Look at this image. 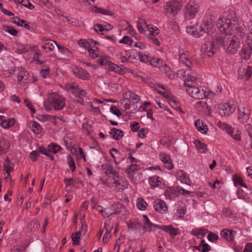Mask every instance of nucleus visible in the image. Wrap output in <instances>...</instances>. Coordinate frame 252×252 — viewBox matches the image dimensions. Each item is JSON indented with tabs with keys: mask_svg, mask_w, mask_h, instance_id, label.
Segmentation results:
<instances>
[{
	"mask_svg": "<svg viewBox=\"0 0 252 252\" xmlns=\"http://www.w3.org/2000/svg\"><path fill=\"white\" fill-rule=\"evenodd\" d=\"M128 229L133 230V231L139 230L141 227V223L137 220H129L127 223Z\"/></svg>",
	"mask_w": 252,
	"mask_h": 252,
	"instance_id": "obj_31",
	"label": "nucleus"
},
{
	"mask_svg": "<svg viewBox=\"0 0 252 252\" xmlns=\"http://www.w3.org/2000/svg\"><path fill=\"white\" fill-rule=\"evenodd\" d=\"M226 42H227V40L226 41L225 38L223 36H219L216 38V43L219 46L223 47L225 46Z\"/></svg>",
	"mask_w": 252,
	"mask_h": 252,
	"instance_id": "obj_57",
	"label": "nucleus"
},
{
	"mask_svg": "<svg viewBox=\"0 0 252 252\" xmlns=\"http://www.w3.org/2000/svg\"><path fill=\"white\" fill-rule=\"evenodd\" d=\"M143 218H144V223L147 225V229L149 232L154 231L155 228L160 229L161 225L156 224L152 222L147 215H143Z\"/></svg>",
	"mask_w": 252,
	"mask_h": 252,
	"instance_id": "obj_23",
	"label": "nucleus"
},
{
	"mask_svg": "<svg viewBox=\"0 0 252 252\" xmlns=\"http://www.w3.org/2000/svg\"><path fill=\"white\" fill-rule=\"evenodd\" d=\"M236 232L227 229H223L220 231V236L226 240L232 242L234 240V236Z\"/></svg>",
	"mask_w": 252,
	"mask_h": 252,
	"instance_id": "obj_19",
	"label": "nucleus"
},
{
	"mask_svg": "<svg viewBox=\"0 0 252 252\" xmlns=\"http://www.w3.org/2000/svg\"><path fill=\"white\" fill-rule=\"evenodd\" d=\"M195 107L200 111L203 113H207L209 111V108L206 102L204 101H199L196 102Z\"/></svg>",
	"mask_w": 252,
	"mask_h": 252,
	"instance_id": "obj_30",
	"label": "nucleus"
},
{
	"mask_svg": "<svg viewBox=\"0 0 252 252\" xmlns=\"http://www.w3.org/2000/svg\"><path fill=\"white\" fill-rule=\"evenodd\" d=\"M109 65L108 67V69L110 71H114L119 74L123 73V70L121 67H120L119 65L111 62V63H109Z\"/></svg>",
	"mask_w": 252,
	"mask_h": 252,
	"instance_id": "obj_39",
	"label": "nucleus"
},
{
	"mask_svg": "<svg viewBox=\"0 0 252 252\" xmlns=\"http://www.w3.org/2000/svg\"><path fill=\"white\" fill-rule=\"evenodd\" d=\"M65 88L67 91H71L74 95H75V94H77V93L79 89L78 84L75 82L67 84L65 85Z\"/></svg>",
	"mask_w": 252,
	"mask_h": 252,
	"instance_id": "obj_36",
	"label": "nucleus"
},
{
	"mask_svg": "<svg viewBox=\"0 0 252 252\" xmlns=\"http://www.w3.org/2000/svg\"><path fill=\"white\" fill-rule=\"evenodd\" d=\"M97 42L91 39L90 41H87L86 40L85 45H84V48L86 49L89 51V49H92L93 47L94 48L97 49V47H94V46L97 44Z\"/></svg>",
	"mask_w": 252,
	"mask_h": 252,
	"instance_id": "obj_51",
	"label": "nucleus"
},
{
	"mask_svg": "<svg viewBox=\"0 0 252 252\" xmlns=\"http://www.w3.org/2000/svg\"><path fill=\"white\" fill-rule=\"evenodd\" d=\"M39 156L40 153L38 150L33 151L30 154V158L32 161H36Z\"/></svg>",
	"mask_w": 252,
	"mask_h": 252,
	"instance_id": "obj_58",
	"label": "nucleus"
},
{
	"mask_svg": "<svg viewBox=\"0 0 252 252\" xmlns=\"http://www.w3.org/2000/svg\"><path fill=\"white\" fill-rule=\"evenodd\" d=\"M195 126L197 129L202 133H206L208 128L206 126L203 125L201 120H197L195 122Z\"/></svg>",
	"mask_w": 252,
	"mask_h": 252,
	"instance_id": "obj_37",
	"label": "nucleus"
},
{
	"mask_svg": "<svg viewBox=\"0 0 252 252\" xmlns=\"http://www.w3.org/2000/svg\"><path fill=\"white\" fill-rule=\"evenodd\" d=\"M0 118L2 119V127L4 129L8 128L13 126L15 122L14 118H9L5 120L4 116H0Z\"/></svg>",
	"mask_w": 252,
	"mask_h": 252,
	"instance_id": "obj_27",
	"label": "nucleus"
},
{
	"mask_svg": "<svg viewBox=\"0 0 252 252\" xmlns=\"http://www.w3.org/2000/svg\"><path fill=\"white\" fill-rule=\"evenodd\" d=\"M49 101L54 109L61 110L65 106L66 99L63 95L53 93L50 94Z\"/></svg>",
	"mask_w": 252,
	"mask_h": 252,
	"instance_id": "obj_3",
	"label": "nucleus"
},
{
	"mask_svg": "<svg viewBox=\"0 0 252 252\" xmlns=\"http://www.w3.org/2000/svg\"><path fill=\"white\" fill-rule=\"evenodd\" d=\"M182 5L181 0H171L164 5V9L167 14L175 16L180 11Z\"/></svg>",
	"mask_w": 252,
	"mask_h": 252,
	"instance_id": "obj_4",
	"label": "nucleus"
},
{
	"mask_svg": "<svg viewBox=\"0 0 252 252\" xmlns=\"http://www.w3.org/2000/svg\"><path fill=\"white\" fill-rule=\"evenodd\" d=\"M252 75V66L248 65L246 67H240L238 70L239 77L241 78H249Z\"/></svg>",
	"mask_w": 252,
	"mask_h": 252,
	"instance_id": "obj_17",
	"label": "nucleus"
},
{
	"mask_svg": "<svg viewBox=\"0 0 252 252\" xmlns=\"http://www.w3.org/2000/svg\"><path fill=\"white\" fill-rule=\"evenodd\" d=\"M102 169L104 173L109 177H113L114 180L119 178V176L117 174V172L115 170L113 166L108 164H102Z\"/></svg>",
	"mask_w": 252,
	"mask_h": 252,
	"instance_id": "obj_11",
	"label": "nucleus"
},
{
	"mask_svg": "<svg viewBox=\"0 0 252 252\" xmlns=\"http://www.w3.org/2000/svg\"><path fill=\"white\" fill-rule=\"evenodd\" d=\"M126 96L127 97V99L134 100L135 102H138L140 100V96L132 92H129L126 93Z\"/></svg>",
	"mask_w": 252,
	"mask_h": 252,
	"instance_id": "obj_45",
	"label": "nucleus"
},
{
	"mask_svg": "<svg viewBox=\"0 0 252 252\" xmlns=\"http://www.w3.org/2000/svg\"><path fill=\"white\" fill-rule=\"evenodd\" d=\"M207 237L209 241L214 243L216 242L219 239L218 235L212 232L209 233Z\"/></svg>",
	"mask_w": 252,
	"mask_h": 252,
	"instance_id": "obj_59",
	"label": "nucleus"
},
{
	"mask_svg": "<svg viewBox=\"0 0 252 252\" xmlns=\"http://www.w3.org/2000/svg\"><path fill=\"white\" fill-rule=\"evenodd\" d=\"M187 32L190 33L195 37H199L202 35L205 32L204 28L201 26L199 27V29L197 27L191 26L189 27H188Z\"/></svg>",
	"mask_w": 252,
	"mask_h": 252,
	"instance_id": "obj_16",
	"label": "nucleus"
},
{
	"mask_svg": "<svg viewBox=\"0 0 252 252\" xmlns=\"http://www.w3.org/2000/svg\"><path fill=\"white\" fill-rule=\"evenodd\" d=\"M20 3L29 9L32 10L34 8V5L30 2L29 0H20Z\"/></svg>",
	"mask_w": 252,
	"mask_h": 252,
	"instance_id": "obj_56",
	"label": "nucleus"
},
{
	"mask_svg": "<svg viewBox=\"0 0 252 252\" xmlns=\"http://www.w3.org/2000/svg\"><path fill=\"white\" fill-rule=\"evenodd\" d=\"M216 48L212 41H207L204 42L201 47V51L208 57H212L214 55Z\"/></svg>",
	"mask_w": 252,
	"mask_h": 252,
	"instance_id": "obj_9",
	"label": "nucleus"
},
{
	"mask_svg": "<svg viewBox=\"0 0 252 252\" xmlns=\"http://www.w3.org/2000/svg\"><path fill=\"white\" fill-rule=\"evenodd\" d=\"M113 26L110 24H107L104 26L97 24L94 25V30L97 32H103L104 31H108L111 30Z\"/></svg>",
	"mask_w": 252,
	"mask_h": 252,
	"instance_id": "obj_32",
	"label": "nucleus"
},
{
	"mask_svg": "<svg viewBox=\"0 0 252 252\" xmlns=\"http://www.w3.org/2000/svg\"><path fill=\"white\" fill-rule=\"evenodd\" d=\"M239 114L238 115V121L245 123L249 120L250 117V111L248 108L241 106L238 107Z\"/></svg>",
	"mask_w": 252,
	"mask_h": 252,
	"instance_id": "obj_12",
	"label": "nucleus"
},
{
	"mask_svg": "<svg viewBox=\"0 0 252 252\" xmlns=\"http://www.w3.org/2000/svg\"><path fill=\"white\" fill-rule=\"evenodd\" d=\"M200 246L202 247L201 250L202 252H208L211 250L210 246L205 242L204 240H202L200 242Z\"/></svg>",
	"mask_w": 252,
	"mask_h": 252,
	"instance_id": "obj_61",
	"label": "nucleus"
},
{
	"mask_svg": "<svg viewBox=\"0 0 252 252\" xmlns=\"http://www.w3.org/2000/svg\"><path fill=\"white\" fill-rule=\"evenodd\" d=\"M92 10L96 13H100L103 15H108L110 16L113 15V13L112 12L107 10L104 8H98L96 6H94L92 9Z\"/></svg>",
	"mask_w": 252,
	"mask_h": 252,
	"instance_id": "obj_43",
	"label": "nucleus"
},
{
	"mask_svg": "<svg viewBox=\"0 0 252 252\" xmlns=\"http://www.w3.org/2000/svg\"><path fill=\"white\" fill-rule=\"evenodd\" d=\"M42 41L45 43L41 45V47L45 49L46 52L53 51L57 45V42L55 41L45 37H43Z\"/></svg>",
	"mask_w": 252,
	"mask_h": 252,
	"instance_id": "obj_18",
	"label": "nucleus"
},
{
	"mask_svg": "<svg viewBox=\"0 0 252 252\" xmlns=\"http://www.w3.org/2000/svg\"><path fill=\"white\" fill-rule=\"evenodd\" d=\"M153 206L155 210L159 213L164 214L167 211V207L165 202L161 199H156Z\"/></svg>",
	"mask_w": 252,
	"mask_h": 252,
	"instance_id": "obj_15",
	"label": "nucleus"
},
{
	"mask_svg": "<svg viewBox=\"0 0 252 252\" xmlns=\"http://www.w3.org/2000/svg\"><path fill=\"white\" fill-rule=\"evenodd\" d=\"M196 78L189 76L184 80V85L187 87V92L190 96L196 99H203L206 97L205 93L203 90H200L193 85L196 81Z\"/></svg>",
	"mask_w": 252,
	"mask_h": 252,
	"instance_id": "obj_2",
	"label": "nucleus"
},
{
	"mask_svg": "<svg viewBox=\"0 0 252 252\" xmlns=\"http://www.w3.org/2000/svg\"><path fill=\"white\" fill-rule=\"evenodd\" d=\"M137 27L140 33H144L147 30L150 29V25H148L144 20L139 18L137 22Z\"/></svg>",
	"mask_w": 252,
	"mask_h": 252,
	"instance_id": "obj_24",
	"label": "nucleus"
},
{
	"mask_svg": "<svg viewBox=\"0 0 252 252\" xmlns=\"http://www.w3.org/2000/svg\"><path fill=\"white\" fill-rule=\"evenodd\" d=\"M177 176L178 178L181 182V183L187 185L189 184L190 179L185 171H184V170L178 171L177 172Z\"/></svg>",
	"mask_w": 252,
	"mask_h": 252,
	"instance_id": "obj_25",
	"label": "nucleus"
},
{
	"mask_svg": "<svg viewBox=\"0 0 252 252\" xmlns=\"http://www.w3.org/2000/svg\"><path fill=\"white\" fill-rule=\"evenodd\" d=\"M222 212L223 214L227 218L235 220H238V217L236 216V214L230 209L228 208H224L222 209Z\"/></svg>",
	"mask_w": 252,
	"mask_h": 252,
	"instance_id": "obj_34",
	"label": "nucleus"
},
{
	"mask_svg": "<svg viewBox=\"0 0 252 252\" xmlns=\"http://www.w3.org/2000/svg\"><path fill=\"white\" fill-rule=\"evenodd\" d=\"M233 181L235 186L240 185L242 187L247 188V185L243 182L242 179L237 175L233 176Z\"/></svg>",
	"mask_w": 252,
	"mask_h": 252,
	"instance_id": "obj_47",
	"label": "nucleus"
},
{
	"mask_svg": "<svg viewBox=\"0 0 252 252\" xmlns=\"http://www.w3.org/2000/svg\"><path fill=\"white\" fill-rule=\"evenodd\" d=\"M188 71V69L186 71H185L183 69L179 70H178V71L177 72V76L181 79L185 78L184 79V80H185L186 78L189 77V76H191L188 73H187V75L186 74L187 71Z\"/></svg>",
	"mask_w": 252,
	"mask_h": 252,
	"instance_id": "obj_52",
	"label": "nucleus"
},
{
	"mask_svg": "<svg viewBox=\"0 0 252 252\" xmlns=\"http://www.w3.org/2000/svg\"><path fill=\"white\" fill-rule=\"evenodd\" d=\"M189 57V52L188 51H179V60L180 62L185 64L189 69H190L192 66V63L190 61Z\"/></svg>",
	"mask_w": 252,
	"mask_h": 252,
	"instance_id": "obj_14",
	"label": "nucleus"
},
{
	"mask_svg": "<svg viewBox=\"0 0 252 252\" xmlns=\"http://www.w3.org/2000/svg\"><path fill=\"white\" fill-rule=\"evenodd\" d=\"M111 62L108 60L107 57H100V58L98 60V63L100 64L101 65H105L108 68L109 64V63H111Z\"/></svg>",
	"mask_w": 252,
	"mask_h": 252,
	"instance_id": "obj_54",
	"label": "nucleus"
},
{
	"mask_svg": "<svg viewBox=\"0 0 252 252\" xmlns=\"http://www.w3.org/2000/svg\"><path fill=\"white\" fill-rule=\"evenodd\" d=\"M137 207L138 209L141 211H145L147 209L148 204L145 201L144 199L138 198L137 200Z\"/></svg>",
	"mask_w": 252,
	"mask_h": 252,
	"instance_id": "obj_40",
	"label": "nucleus"
},
{
	"mask_svg": "<svg viewBox=\"0 0 252 252\" xmlns=\"http://www.w3.org/2000/svg\"><path fill=\"white\" fill-rule=\"evenodd\" d=\"M150 63L154 67H158L160 68V62H161L160 60L158 58H151L150 60Z\"/></svg>",
	"mask_w": 252,
	"mask_h": 252,
	"instance_id": "obj_60",
	"label": "nucleus"
},
{
	"mask_svg": "<svg viewBox=\"0 0 252 252\" xmlns=\"http://www.w3.org/2000/svg\"><path fill=\"white\" fill-rule=\"evenodd\" d=\"M247 45L245 46L240 51L239 54L242 59L249 60L252 52V34L247 35Z\"/></svg>",
	"mask_w": 252,
	"mask_h": 252,
	"instance_id": "obj_6",
	"label": "nucleus"
},
{
	"mask_svg": "<svg viewBox=\"0 0 252 252\" xmlns=\"http://www.w3.org/2000/svg\"><path fill=\"white\" fill-rule=\"evenodd\" d=\"M11 252H25V248L23 246H14L11 249Z\"/></svg>",
	"mask_w": 252,
	"mask_h": 252,
	"instance_id": "obj_64",
	"label": "nucleus"
},
{
	"mask_svg": "<svg viewBox=\"0 0 252 252\" xmlns=\"http://www.w3.org/2000/svg\"><path fill=\"white\" fill-rule=\"evenodd\" d=\"M160 70L162 72L164 73L170 79H173L175 77L174 74L170 70V68L167 65L164 64L160 68Z\"/></svg>",
	"mask_w": 252,
	"mask_h": 252,
	"instance_id": "obj_35",
	"label": "nucleus"
},
{
	"mask_svg": "<svg viewBox=\"0 0 252 252\" xmlns=\"http://www.w3.org/2000/svg\"><path fill=\"white\" fill-rule=\"evenodd\" d=\"M73 73L76 77L82 80H88L90 78L89 73L85 69L79 66L74 67Z\"/></svg>",
	"mask_w": 252,
	"mask_h": 252,
	"instance_id": "obj_13",
	"label": "nucleus"
},
{
	"mask_svg": "<svg viewBox=\"0 0 252 252\" xmlns=\"http://www.w3.org/2000/svg\"><path fill=\"white\" fill-rule=\"evenodd\" d=\"M150 32V35L151 36H157L159 33V30L156 27L151 26L149 30H147Z\"/></svg>",
	"mask_w": 252,
	"mask_h": 252,
	"instance_id": "obj_62",
	"label": "nucleus"
},
{
	"mask_svg": "<svg viewBox=\"0 0 252 252\" xmlns=\"http://www.w3.org/2000/svg\"><path fill=\"white\" fill-rule=\"evenodd\" d=\"M12 163L10 161L8 158H6L3 164L4 170L5 173L10 172L13 170V167L12 166Z\"/></svg>",
	"mask_w": 252,
	"mask_h": 252,
	"instance_id": "obj_46",
	"label": "nucleus"
},
{
	"mask_svg": "<svg viewBox=\"0 0 252 252\" xmlns=\"http://www.w3.org/2000/svg\"><path fill=\"white\" fill-rule=\"evenodd\" d=\"M139 169H140L139 166L137 164H132L128 166L126 171V173L127 174L128 178L131 181H133V174Z\"/></svg>",
	"mask_w": 252,
	"mask_h": 252,
	"instance_id": "obj_20",
	"label": "nucleus"
},
{
	"mask_svg": "<svg viewBox=\"0 0 252 252\" xmlns=\"http://www.w3.org/2000/svg\"><path fill=\"white\" fill-rule=\"evenodd\" d=\"M67 158L68 166L70 167L71 170L72 172H74L75 170L76 166L72 157L69 155H68Z\"/></svg>",
	"mask_w": 252,
	"mask_h": 252,
	"instance_id": "obj_53",
	"label": "nucleus"
},
{
	"mask_svg": "<svg viewBox=\"0 0 252 252\" xmlns=\"http://www.w3.org/2000/svg\"><path fill=\"white\" fill-rule=\"evenodd\" d=\"M118 180H115L113 184L115 187L117 188L119 190H123L128 187V183L126 180L119 178Z\"/></svg>",
	"mask_w": 252,
	"mask_h": 252,
	"instance_id": "obj_22",
	"label": "nucleus"
},
{
	"mask_svg": "<svg viewBox=\"0 0 252 252\" xmlns=\"http://www.w3.org/2000/svg\"><path fill=\"white\" fill-rule=\"evenodd\" d=\"M198 5L193 0H190L185 8V17L186 20L193 19L198 12Z\"/></svg>",
	"mask_w": 252,
	"mask_h": 252,
	"instance_id": "obj_5",
	"label": "nucleus"
},
{
	"mask_svg": "<svg viewBox=\"0 0 252 252\" xmlns=\"http://www.w3.org/2000/svg\"><path fill=\"white\" fill-rule=\"evenodd\" d=\"M30 127L35 134H39L42 130V127L40 125L35 122H31Z\"/></svg>",
	"mask_w": 252,
	"mask_h": 252,
	"instance_id": "obj_44",
	"label": "nucleus"
},
{
	"mask_svg": "<svg viewBox=\"0 0 252 252\" xmlns=\"http://www.w3.org/2000/svg\"><path fill=\"white\" fill-rule=\"evenodd\" d=\"M24 103L26 106L31 110V113L32 115L35 112V109L34 107L31 104V102L27 99H25Z\"/></svg>",
	"mask_w": 252,
	"mask_h": 252,
	"instance_id": "obj_63",
	"label": "nucleus"
},
{
	"mask_svg": "<svg viewBox=\"0 0 252 252\" xmlns=\"http://www.w3.org/2000/svg\"><path fill=\"white\" fill-rule=\"evenodd\" d=\"M81 234L80 232L73 233L71 235V239L73 244L78 245L80 243Z\"/></svg>",
	"mask_w": 252,
	"mask_h": 252,
	"instance_id": "obj_49",
	"label": "nucleus"
},
{
	"mask_svg": "<svg viewBox=\"0 0 252 252\" xmlns=\"http://www.w3.org/2000/svg\"><path fill=\"white\" fill-rule=\"evenodd\" d=\"M235 110V107L231 106L227 103L219 105L218 112L221 116L227 117L233 113Z\"/></svg>",
	"mask_w": 252,
	"mask_h": 252,
	"instance_id": "obj_8",
	"label": "nucleus"
},
{
	"mask_svg": "<svg viewBox=\"0 0 252 252\" xmlns=\"http://www.w3.org/2000/svg\"><path fill=\"white\" fill-rule=\"evenodd\" d=\"M39 226V224L36 220L32 221L28 224V228L32 231L38 230Z\"/></svg>",
	"mask_w": 252,
	"mask_h": 252,
	"instance_id": "obj_50",
	"label": "nucleus"
},
{
	"mask_svg": "<svg viewBox=\"0 0 252 252\" xmlns=\"http://www.w3.org/2000/svg\"><path fill=\"white\" fill-rule=\"evenodd\" d=\"M165 195L167 197L172 199L179 196V191H178L177 188L175 189L170 187L166 189Z\"/></svg>",
	"mask_w": 252,
	"mask_h": 252,
	"instance_id": "obj_28",
	"label": "nucleus"
},
{
	"mask_svg": "<svg viewBox=\"0 0 252 252\" xmlns=\"http://www.w3.org/2000/svg\"><path fill=\"white\" fill-rule=\"evenodd\" d=\"M112 208L113 210H115L116 211L115 212L111 213L110 215H117L126 212V208L125 206L123 204L118 202L114 203L112 205ZM106 215L107 217L109 216V215L107 214H106Z\"/></svg>",
	"mask_w": 252,
	"mask_h": 252,
	"instance_id": "obj_21",
	"label": "nucleus"
},
{
	"mask_svg": "<svg viewBox=\"0 0 252 252\" xmlns=\"http://www.w3.org/2000/svg\"><path fill=\"white\" fill-rule=\"evenodd\" d=\"M19 48L22 50V53H27L31 50L33 53L34 60L40 63H42L39 60V58L41 56L40 51L36 46L33 45L32 46H25L23 45H20Z\"/></svg>",
	"mask_w": 252,
	"mask_h": 252,
	"instance_id": "obj_7",
	"label": "nucleus"
},
{
	"mask_svg": "<svg viewBox=\"0 0 252 252\" xmlns=\"http://www.w3.org/2000/svg\"><path fill=\"white\" fill-rule=\"evenodd\" d=\"M149 182L151 186L153 187H158L161 184V181L157 176H154L150 177Z\"/></svg>",
	"mask_w": 252,
	"mask_h": 252,
	"instance_id": "obj_41",
	"label": "nucleus"
},
{
	"mask_svg": "<svg viewBox=\"0 0 252 252\" xmlns=\"http://www.w3.org/2000/svg\"><path fill=\"white\" fill-rule=\"evenodd\" d=\"M160 229H161L168 233L171 236L173 237H175L178 234V229L174 228L173 226L171 225H161Z\"/></svg>",
	"mask_w": 252,
	"mask_h": 252,
	"instance_id": "obj_26",
	"label": "nucleus"
},
{
	"mask_svg": "<svg viewBox=\"0 0 252 252\" xmlns=\"http://www.w3.org/2000/svg\"><path fill=\"white\" fill-rule=\"evenodd\" d=\"M208 230L206 229L203 228H197V229H193L191 231V235L198 237L200 235H201L202 237L204 236L205 234L207 233Z\"/></svg>",
	"mask_w": 252,
	"mask_h": 252,
	"instance_id": "obj_38",
	"label": "nucleus"
},
{
	"mask_svg": "<svg viewBox=\"0 0 252 252\" xmlns=\"http://www.w3.org/2000/svg\"><path fill=\"white\" fill-rule=\"evenodd\" d=\"M62 148L59 145L52 143L48 146V151L50 153L56 154L62 150Z\"/></svg>",
	"mask_w": 252,
	"mask_h": 252,
	"instance_id": "obj_42",
	"label": "nucleus"
},
{
	"mask_svg": "<svg viewBox=\"0 0 252 252\" xmlns=\"http://www.w3.org/2000/svg\"><path fill=\"white\" fill-rule=\"evenodd\" d=\"M197 150L201 153L205 154L207 151V146L206 144L199 140H196L194 142Z\"/></svg>",
	"mask_w": 252,
	"mask_h": 252,
	"instance_id": "obj_33",
	"label": "nucleus"
},
{
	"mask_svg": "<svg viewBox=\"0 0 252 252\" xmlns=\"http://www.w3.org/2000/svg\"><path fill=\"white\" fill-rule=\"evenodd\" d=\"M17 78V82L20 85H25L27 83L28 73L22 67H18L15 71Z\"/></svg>",
	"mask_w": 252,
	"mask_h": 252,
	"instance_id": "obj_10",
	"label": "nucleus"
},
{
	"mask_svg": "<svg viewBox=\"0 0 252 252\" xmlns=\"http://www.w3.org/2000/svg\"><path fill=\"white\" fill-rule=\"evenodd\" d=\"M3 29L5 32H8L13 36H17L18 34V32L12 27L4 25L3 26Z\"/></svg>",
	"mask_w": 252,
	"mask_h": 252,
	"instance_id": "obj_48",
	"label": "nucleus"
},
{
	"mask_svg": "<svg viewBox=\"0 0 252 252\" xmlns=\"http://www.w3.org/2000/svg\"><path fill=\"white\" fill-rule=\"evenodd\" d=\"M112 229V227H109V229H107L102 239V241L104 244H107L109 242V239L111 237L110 234Z\"/></svg>",
	"mask_w": 252,
	"mask_h": 252,
	"instance_id": "obj_55",
	"label": "nucleus"
},
{
	"mask_svg": "<svg viewBox=\"0 0 252 252\" xmlns=\"http://www.w3.org/2000/svg\"><path fill=\"white\" fill-rule=\"evenodd\" d=\"M109 133L112 135V137L116 140H120L123 136V131L115 128H112Z\"/></svg>",
	"mask_w": 252,
	"mask_h": 252,
	"instance_id": "obj_29",
	"label": "nucleus"
},
{
	"mask_svg": "<svg viewBox=\"0 0 252 252\" xmlns=\"http://www.w3.org/2000/svg\"><path fill=\"white\" fill-rule=\"evenodd\" d=\"M217 26L219 31L226 35H233L226 38L227 52L234 54L240 47V41L237 35L242 38L246 35L247 29L243 22L233 10H231L219 18Z\"/></svg>",
	"mask_w": 252,
	"mask_h": 252,
	"instance_id": "obj_1",
	"label": "nucleus"
}]
</instances>
